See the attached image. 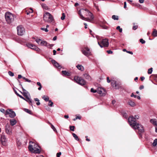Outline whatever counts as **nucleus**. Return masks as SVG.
Instances as JSON below:
<instances>
[{
    "mask_svg": "<svg viewBox=\"0 0 157 157\" xmlns=\"http://www.w3.org/2000/svg\"><path fill=\"white\" fill-rule=\"evenodd\" d=\"M139 118V117L138 115H135L134 117L132 116L128 118V121L129 124L133 129L138 130L140 136H142L141 133L144 132L143 127L141 125L137 123L136 122V120L138 119Z\"/></svg>",
    "mask_w": 157,
    "mask_h": 157,
    "instance_id": "f257e3e1",
    "label": "nucleus"
},
{
    "mask_svg": "<svg viewBox=\"0 0 157 157\" xmlns=\"http://www.w3.org/2000/svg\"><path fill=\"white\" fill-rule=\"evenodd\" d=\"M39 146L35 143L30 141L29 143V149L31 152L34 153H40V151L38 148Z\"/></svg>",
    "mask_w": 157,
    "mask_h": 157,
    "instance_id": "f03ea898",
    "label": "nucleus"
},
{
    "mask_svg": "<svg viewBox=\"0 0 157 157\" xmlns=\"http://www.w3.org/2000/svg\"><path fill=\"white\" fill-rule=\"evenodd\" d=\"M5 17L7 23L10 24L14 21V16L10 12H7L5 14Z\"/></svg>",
    "mask_w": 157,
    "mask_h": 157,
    "instance_id": "7ed1b4c3",
    "label": "nucleus"
},
{
    "mask_svg": "<svg viewBox=\"0 0 157 157\" xmlns=\"http://www.w3.org/2000/svg\"><path fill=\"white\" fill-rule=\"evenodd\" d=\"M43 18L45 22H51L54 20L52 16L50 13L47 12L44 14Z\"/></svg>",
    "mask_w": 157,
    "mask_h": 157,
    "instance_id": "20e7f679",
    "label": "nucleus"
},
{
    "mask_svg": "<svg viewBox=\"0 0 157 157\" xmlns=\"http://www.w3.org/2000/svg\"><path fill=\"white\" fill-rule=\"evenodd\" d=\"M82 11H85L84 13L86 15L89 17L90 18H85V21L91 22L94 18V17L88 9H81Z\"/></svg>",
    "mask_w": 157,
    "mask_h": 157,
    "instance_id": "39448f33",
    "label": "nucleus"
},
{
    "mask_svg": "<svg viewBox=\"0 0 157 157\" xmlns=\"http://www.w3.org/2000/svg\"><path fill=\"white\" fill-rule=\"evenodd\" d=\"M20 92L26 98L25 100L28 102L32 106V99L30 98L31 97L29 93L28 92H26V93Z\"/></svg>",
    "mask_w": 157,
    "mask_h": 157,
    "instance_id": "423d86ee",
    "label": "nucleus"
},
{
    "mask_svg": "<svg viewBox=\"0 0 157 157\" xmlns=\"http://www.w3.org/2000/svg\"><path fill=\"white\" fill-rule=\"evenodd\" d=\"M98 44L101 48L107 47L109 45L108 40L106 39H104L102 40L101 44L98 41Z\"/></svg>",
    "mask_w": 157,
    "mask_h": 157,
    "instance_id": "0eeeda50",
    "label": "nucleus"
},
{
    "mask_svg": "<svg viewBox=\"0 0 157 157\" xmlns=\"http://www.w3.org/2000/svg\"><path fill=\"white\" fill-rule=\"evenodd\" d=\"M5 114L6 115H9L11 118H13L16 115L15 113L11 109H7L5 113Z\"/></svg>",
    "mask_w": 157,
    "mask_h": 157,
    "instance_id": "6e6552de",
    "label": "nucleus"
},
{
    "mask_svg": "<svg viewBox=\"0 0 157 157\" xmlns=\"http://www.w3.org/2000/svg\"><path fill=\"white\" fill-rule=\"evenodd\" d=\"M17 34L18 35L21 36L25 33V29L21 25H19L17 27Z\"/></svg>",
    "mask_w": 157,
    "mask_h": 157,
    "instance_id": "1a4fd4ad",
    "label": "nucleus"
},
{
    "mask_svg": "<svg viewBox=\"0 0 157 157\" xmlns=\"http://www.w3.org/2000/svg\"><path fill=\"white\" fill-rule=\"evenodd\" d=\"M81 51L83 54L88 57L91 55V52L88 47H85Z\"/></svg>",
    "mask_w": 157,
    "mask_h": 157,
    "instance_id": "9d476101",
    "label": "nucleus"
},
{
    "mask_svg": "<svg viewBox=\"0 0 157 157\" xmlns=\"http://www.w3.org/2000/svg\"><path fill=\"white\" fill-rule=\"evenodd\" d=\"M75 80L80 85H84L86 83L85 81L81 77H78L76 78H75Z\"/></svg>",
    "mask_w": 157,
    "mask_h": 157,
    "instance_id": "9b49d317",
    "label": "nucleus"
},
{
    "mask_svg": "<svg viewBox=\"0 0 157 157\" xmlns=\"http://www.w3.org/2000/svg\"><path fill=\"white\" fill-rule=\"evenodd\" d=\"M12 127L9 124H7L5 126V131L6 133L9 135H11L12 134Z\"/></svg>",
    "mask_w": 157,
    "mask_h": 157,
    "instance_id": "f8f14e48",
    "label": "nucleus"
},
{
    "mask_svg": "<svg viewBox=\"0 0 157 157\" xmlns=\"http://www.w3.org/2000/svg\"><path fill=\"white\" fill-rule=\"evenodd\" d=\"M97 92L101 96H104L105 94V90L101 87H98Z\"/></svg>",
    "mask_w": 157,
    "mask_h": 157,
    "instance_id": "ddd939ff",
    "label": "nucleus"
},
{
    "mask_svg": "<svg viewBox=\"0 0 157 157\" xmlns=\"http://www.w3.org/2000/svg\"><path fill=\"white\" fill-rule=\"evenodd\" d=\"M27 46L28 47L35 50L36 51H39L40 50V49L38 47L33 44H27Z\"/></svg>",
    "mask_w": 157,
    "mask_h": 157,
    "instance_id": "4468645a",
    "label": "nucleus"
},
{
    "mask_svg": "<svg viewBox=\"0 0 157 157\" xmlns=\"http://www.w3.org/2000/svg\"><path fill=\"white\" fill-rule=\"evenodd\" d=\"M1 141L2 144L3 146H6V138L4 135H2L1 136Z\"/></svg>",
    "mask_w": 157,
    "mask_h": 157,
    "instance_id": "2eb2a0df",
    "label": "nucleus"
},
{
    "mask_svg": "<svg viewBox=\"0 0 157 157\" xmlns=\"http://www.w3.org/2000/svg\"><path fill=\"white\" fill-rule=\"evenodd\" d=\"M36 42L40 45L42 46H44L47 44V42L45 41H42L40 39H37L36 40Z\"/></svg>",
    "mask_w": 157,
    "mask_h": 157,
    "instance_id": "dca6fc26",
    "label": "nucleus"
},
{
    "mask_svg": "<svg viewBox=\"0 0 157 157\" xmlns=\"http://www.w3.org/2000/svg\"><path fill=\"white\" fill-rule=\"evenodd\" d=\"M10 124L13 126L16 124L17 121L15 119H13L10 120Z\"/></svg>",
    "mask_w": 157,
    "mask_h": 157,
    "instance_id": "f3484780",
    "label": "nucleus"
},
{
    "mask_svg": "<svg viewBox=\"0 0 157 157\" xmlns=\"http://www.w3.org/2000/svg\"><path fill=\"white\" fill-rule=\"evenodd\" d=\"M77 68L79 70L82 71L84 70V67L82 65L78 64L76 66Z\"/></svg>",
    "mask_w": 157,
    "mask_h": 157,
    "instance_id": "a211bd4d",
    "label": "nucleus"
},
{
    "mask_svg": "<svg viewBox=\"0 0 157 157\" xmlns=\"http://www.w3.org/2000/svg\"><path fill=\"white\" fill-rule=\"evenodd\" d=\"M84 77L86 79L90 80L91 79V77L87 74L85 73L83 75Z\"/></svg>",
    "mask_w": 157,
    "mask_h": 157,
    "instance_id": "6ab92c4d",
    "label": "nucleus"
},
{
    "mask_svg": "<svg viewBox=\"0 0 157 157\" xmlns=\"http://www.w3.org/2000/svg\"><path fill=\"white\" fill-rule=\"evenodd\" d=\"M62 72L63 75L66 76H70L71 75L70 72L66 71H62Z\"/></svg>",
    "mask_w": 157,
    "mask_h": 157,
    "instance_id": "aec40b11",
    "label": "nucleus"
},
{
    "mask_svg": "<svg viewBox=\"0 0 157 157\" xmlns=\"http://www.w3.org/2000/svg\"><path fill=\"white\" fill-rule=\"evenodd\" d=\"M128 104L132 107H134L136 105L135 103L131 100H129L128 101Z\"/></svg>",
    "mask_w": 157,
    "mask_h": 157,
    "instance_id": "412c9836",
    "label": "nucleus"
},
{
    "mask_svg": "<svg viewBox=\"0 0 157 157\" xmlns=\"http://www.w3.org/2000/svg\"><path fill=\"white\" fill-rule=\"evenodd\" d=\"M152 35L154 36H157V30L155 29H153V31L152 32Z\"/></svg>",
    "mask_w": 157,
    "mask_h": 157,
    "instance_id": "4be33fe9",
    "label": "nucleus"
},
{
    "mask_svg": "<svg viewBox=\"0 0 157 157\" xmlns=\"http://www.w3.org/2000/svg\"><path fill=\"white\" fill-rule=\"evenodd\" d=\"M150 122L152 123L154 125H156L157 124V121H156V120L155 119H151L150 120Z\"/></svg>",
    "mask_w": 157,
    "mask_h": 157,
    "instance_id": "5701e85b",
    "label": "nucleus"
},
{
    "mask_svg": "<svg viewBox=\"0 0 157 157\" xmlns=\"http://www.w3.org/2000/svg\"><path fill=\"white\" fill-rule=\"evenodd\" d=\"M41 6L45 10H48V6H47V5L45 4H41Z\"/></svg>",
    "mask_w": 157,
    "mask_h": 157,
    "instance_id": "b1692460",
    "label": "nucleus"
},
{
    "mask_svg": "<svg viewBox=\"0 0 157 157\" xmlns=\"http://www.w3.org/2000/svg\"><path fill=\"white\" fill-rule=\"evenodd\" d=\"M78 14L80 16V18L83 20H85V17H84L81 13L80 10L79 11Z\"/></svg>",
    "mask_w": 157,
    "mask_h": 157,
    "instance_id": "393cba45",
    "label": "nucleus"
},
{
    "mask_svg": "<svg viewBox=\"0 0 157 157\" xmlns=\"http://www.w3.org/2000/svg\"><path fill=\"white\" fill-rule=\"evenodd\" d=\"M157 145V139H155L153 141L152 145L154 147H155Z\"/></svg>",
    "mask_w": 157,
    "mask_h": 157,
    "instance_id": "a878e982",
    "label": "nucleus"
},
{
    "mask_svg": "<svg viewBox=\"0 0 157 157\" xmlns=\"http://www.w3.org/2000/svg\"><path fill=\"white\" fill-rule=\"evenodd\" d=\"M54 65L56 67H57L59 69H60L61 68V66L59 64V63L56 62L55 64Z\"/></svg>",
    "mask_w": 157,
    "mask_h": 157,
    "instance_id": "bb28decb",
    "label": "nucleus"
},
{
    "mask_svg": "<svg viewBox=\"0 0 157 157\" xmlns=\"http://www.w3.org/2000/svg\"><path fill=\"white\" fill-rule=\"evenodd\" d=\"M54 45L52 44H50L48 43L47 42V44L45 45H44L45 46L47 47L48 48H51Z\"/></svg>",
    "mask_w": 157,
    "mask_h": 157,
    "instance_id": "cd10ccee",
    "label": "nucleus"
},
{
    "mask_svg": "<svg viewBox=\"0 0 157 157\" xmlns=\"http://www.w3.org/2000/svg\"><path fill=\"white\" fill-rule=\"evenodd\" d=\"M72 135L76 140L78 141L79 140V139L78 138V136L75 133H73Z\"/></svg>",
    "mask_w": 157,
    "mask_h": 157,
    "instance_id": "c85d7f7f",
    "label": "nucleus"
},
{
    "mask_svg": "<svg viewBox=\"0 0 157 157\" xmlns=\"http://www.w3.org/2000/svg\"><path fill=\"white\" fill-rule=\"evenodd\" d=\"M112 18L114 20H118V17L115 15H113L112 16Z\"/></svg>",
    "mask_w": 157,
    "mask_h": 157,
    "instance_id": "c756f323",
    "label": "nucleus"
},
{
    "mask_svg": "<svg viewBox=\"0 0 157 157\" xmlns=\"http://www.w3.org/2000/svg\"><path fill=\"white\" fill-rule=\"evenodd\" d=\"M153 71V68L151 67L148 69L147 73L148 74H151Z\"/></svg>",
    "mask_w": 157,
    "mask_h": 157,
    "instance_id": "7c9ffc66",
    "label": "nucleus"
},
{
    "mask_svg": "<svg viewBox=\"0 0 157 157\" xmlns=\"http://www.w3.org/2000/svg\"><path fill=\"white\" fill-rule=\"evenodd\" d=\"M34 100L36 101H38L36 103V105H39L40 104V103L39 102V99L37 98H35L34 99Z\"/></svg>",
    "mask_w": 157,
    "mask_h": 157,
    "instance_id": "2f4dec72",
    "label": "nucleus"
},
{
    "mask_svg": "<svg viewBox=\"0 0 157 157\" xmlns=\"http://www.w3.org/2000/svg\"><path fill=\"white\" fill-rule=\"evenodd\" d=\"M30 10L27 11L26 12V14L27 15H29L30 13H32L33 12V9L31 8H30Z\"/></svg>",
    "mask_w": 157,
    "mask_h": 157,
    "instance_id": "473e14b6",
    "label": "nucleus"
},
{
    "mask_svg": "<svg viewBox=\"0 0 157 157\" xmlns=\"http://www.w3.org/2000/svg\"><path fill=\"white\" fill-rule=\"evenodd\" d=\"M113 87L114 88H115V89H119V88L120 87V86H119V85L118 84H117L116 83V84H115V85H114V86Z\"/></svg>",
    "mask_w": 157,
    "mask_h": 157,
    "instance_id": "72a5a7b5",
    "label": "nucleus"
},
{
    "mask_svg": "<svg viewBox=\"0 0 157 157\" xmlns=\"http://www.w3.org/2000/svg\"><path fill=\"white\" fill-rule=\"evenodd\" d=\"M53 103L52 102L51 100H49V103L48 104V105L51 107H52L53 106Z\"/></svg>",
    "mask_w": 157,
    "mask_h": 157,
    "instance_id": "f704fd0d",
    "label": "nucleus"
},
{
    "mask_svg": "<svg viewBox=\"0 0 157 157\" xmlns=\"http://www.w3.org/2000/svg\"><path fill=\"white\" fill-rule=\"evenodd\" d=\"M25 112L29 113V114H31V113H32L31 111L29 109H25Z\"/></svg>",
    "mask_w": 157,
    "mask_h": 157,
    "instance_id": "c9c22d12",
    "label": "nucleus"
},
{
    "mask_svg": "<svg viewBox=\"0 0 157 157\" xmlns=\"http://www.w3.org/2000/svg\"><path fill=\"white\" fill-rule=\"evenodd\" d=\"M75 128V126H70V130L72 131H74Z\"/></svg>",
    "mask_w": 157,
    "mask_h": 157,
    "instance_id": "e433bc0d",
    "label": "nucleus"
},
{
    "mask_svg": "<svg viewBox=\"0 0 157 157\" xmlns=\"http://www.w3.org/2000/svg\"><path fill=\"white\" fill-rule=\"evenodd\" d=\"M116 29L117 30H119V31L121 33L122 31V29L120 28V26H118L117 27Z\"/></svg>",
    "mask_w": 157,
    "mask_h": 157,
    "instance_id": "4c0bfd02",
    "label": "nucleus"
},
{
    "mask_svg": "<svg viewBox=\"0 0 157 157\" xmlns=\"http://www.w3.org/2000/svg\"><path fill=\"white\" fill-rule=\"evenodd\" d=\"M116 83V81L114 80H112L111 82V84L112 86L113 87L114 85Z\"/></svg>",
    "mask_w": 157,
    "mask_h": 157,
    "instance_id": "58836bf2",
    "label": "nucleus"
},
{
    "mask_svg": "<svg viewBox=\"0 0 157 157\" xmlns=\"http://www.w3.org/2000/svg\"><path fill=\"white\" fill-rule=\"evenodd\" d=\"M49 123L51 125V127L53 129L54 131H56V129L54 127V126L53 125H52L49 122Z\"/></svg>",
    "mask_w": 157,
    "mask_h": 157,
    "instance_id": "ea45409f",
    "label": "nucleus"
},
{
    "mask_svg": "<svg viewBox=\"0 0 157 157\" xmlns=\"http://www.w3.org/2000/svg\"><path fill=\"white\" fill-rule=\"evenodd\" d=\"M122 114L123 117H124L125 118H127L128 117L127 116V114L124 112H123L122 113Z\"/></svg>",
    "mask_w": 157,
    "mask_h": 157,
    "instance_id": "a19ab883",
    "label": "nucleus"
},
{
    "mask_svg": "<svg viewBox=\"0 0 157 157\" xmlns=\"http://www.w3.org/2000/svg\"><path fill=\"white\" fill-rule=\"evenodd\" d=\"M65 15L64 13H62V16L61 17V19L62 20H63L65 19Z\"/></svg>",
    "mask_w": 157,
    "mask_h": 157,
    "instance_id": "79ce46f5",
    "label": "nucleus"
},
{
    "mask_svg": "<svg viewBox=\"0 0 157 157\" xmlns=\"http://www.w3.org/2000/svg\"><path fill=\"white\" fill-rule=\"evenodd\" d=\"M9 75L11 76H14V73L11 71L8 72Z\"/></svg>",
    "mask_w": 157,
    "mask_h": 157,
    "instance_id": "37998d69",
    "label": "nucleus"
},
{
    "mask_svg": "<svg viewBox=\"0 0 157 157\" xmlns=\"http://www.w3.org/2000/svg\"><path fill=\"white\" fill-rule=\"evenodd\" d=\"M140 41L142 44H144L145 43V41L143 39H140Z\"/></svg>",
    "mask_w": 157,
    "mask_h": 157,
    "instance_id": "c03bdc74",
    "label": "nucleus"
},
{
    "mask_svg": "<svg viewBox=\"0 0 157 157\" xmlns=\"http://www.w3.org/2000/svg\"><path fill=\"white\" fill-rule=\"evenodd\" d=\"M40 29L44 31L45 32H48V30L47 29V28H41Z\"/></svg>",
    "mask_w": 157,
    "mask_h": 157,
    "instance_id": "a18cd8bd",
    "label": "nucleus"
},
{
    "mask_svg": "<svg viewBox=\"0 0 157 157\" xmlns=\"http://www.w3.org/2000/svg\"><path fill=\"white\" fill-rule=\"evenodd\" d=\"M81 119V117L80 116H77L75 118L73 119V120L74 121L76 120L77 119Z\"/></svg>",
    "mask_w": 157,
    "mask_h": 157,
    "instance_id": "49530a36",
    "label": "nucleus"
},
{
    "mask_svg": "<svg viewBox=\"0 0 157 157\" xmlns=\"http://www.w3.org/2000/svg\"><path fill=\"white\" fill-rule=\"evenodd\" d=\"M97 90H94L93 88H91V90H90L91 92L94 93H96V92H97Z\"/></svg>",
    "mask_w": 157,
    "mask_h": 157,
    "instance_id": "de8ad7c7",
    "label": "nucleus"
},
{
    "mask_svg": "<svg viewBox=\"0 0 157 157\" xmlns=\"http://www.w3.org/2000/svg\"><path fill=\"white\" fill-rule=\"evenodd\" d=\"M17 96H19L21 98L23 99V100H25V98H24L23 97H22L21 95H20L19 94H17Z\"/></svg>",
    "mask_w": 157,
    "mask_h": 157,
    "instance_id": "09e8293b",
    "label": "nucleus"
},
{
    "mask_svg": "<svg viewBox=\"0 0 157 157\" xmlns=\"http://www.w3.org/2000/svg\"><path fill=\"white\" fill-rule=\"evenodd\" d=\"M138 28V26L137 25H134L132 29L134 30H136Z\"/></svg>",
    "mask_w": 157,
    "mask_h": 157,
    "instance_id": "8fccbe9b",
    "label": "nucleus"
},
{
    "mask_svg": "<svg viewBox=\"0 0 157 157\" xmlns=\"http://www.w3.org/2000/svg\"><path fill=\"white\" fill-rule=\"evenodd\" d=\"M20 85H21V87L22 88V90L23 91V92H25L26 93V92H28V91L26 90H25L23 87L22 86L21 84H20Z\"/></svg>",
    "mask_w": 157,
    "mask_h": 157,
    "instance_id": "3c124183",
    "label": "nucleus"
},
{
    "mask_svg": "<svg viewBox=\"0 0 157 157\" xmlns=\"http://www.w3.org/2000/svg\"><path fill=\"white\" fill-rule=\"evenodd\" d=\"M61 152L57 153L56 154L57 157H60V156L61 155Z\"/></svg>",
    "mask_w": 157,
    "mask_h": 157,
    "instance_id": "603ef678",
    "label": "nucleus"
},
{
    "mask_svg": "<svg viewBox=\"0 0 157 157\" xmlns=\"http://www.w3.org/2000/svg\"><path fill=\"white\" fill-rule=\"evenodd\" d=\"M0 111L1 112H2V113H4L5 114V112L6 111H5V110L4 109H0Z\"/></svg>",
    "mask_w": 157,
    "mask_h": 157,
    "instance_id": "864d4df0",
    "label": "nucleus"
},
{
    "mask_svg": "<svg viewBox=\"0 0 157 157\" xmlns=\"http://www.w3.org/2000/svg\"><path fill=\"white\" fill-rule=\"evenodd\" d=\"M52 63L54 64V65L57 62L55 60H52L51 61Z\"/></svg>",
    "mask_w": 157,
    "mask_h": 157,
    "instance_id": "5fc2aeb1",
    "label": "nucleus"
},
{
    "mask_svg": "<svg viewBox=\"0 0 157 157\" xmlns=\"http://www.w3.org/2000/svg\"><path fill=\"white\" fill-rule=\"evenodd\" d=\"M49 98H48V97H47L46 98H45L44 99V100L46 101H49Z\"/></svg>",
    "mask_w": 157,
    "mask_h": 157,
    "instance_id": "6e6d98bb",
    "label": "nucleus"
},
{
    "mask_svg": "<svg viewBox=\"0 0 157 157\" xmlns=\"http://www.w3.org/2000/svg\"><path fill=\"white\" fill-rule=\"evenodd\" d=\"M107 52L108 54H112L113 53V52L111 50H107Z\"/></svg>",
    "mask_w": 157,
    "mask_h": 157,
    "instance_id": "4d7b16f0",
    "label": "nucleus"
},
{
    "mask_svg": "<svg viewBox=\"0 0 157 157\" xmlns=\"http://www.w3.org/2000/svg\"><path fill=\"white\" fill-rule=\"evenodd\" d=\"M131 97H134V98H136V95H135L133 93H132L131 95Z\"/></svg>",
    "mask_w": 157,
    "mask_h": 157,
    "instance_id": "13d9d810",
    "label": "nucleus"
},
{
    "mask_svg": "<svg viewBox=\"0 0 157 157\" xmlns=\"http://www.w3.org/2000/svg\"><path fill=\"white\" fill-rule=\"evenodd\" d=\"M102 28L104 29H108V27L107 26L105 25H103L102 26Z\"/></svg>",
    "mask_w": 157,
    "mask_h": 157,
    "instance_id": "bf43d9fd",
    "label": "nucleus"
},
{
    "mask_svg": "<svg viewBox=\"0 0 157 157\" xmlns=\"http://www.w3.org/2000/svg\"><path fill=\"white\" fill-rule=\"evenodd\" d=\"M107 82L108 83H109L110 82V80H109V77H107Z\"/></svg>",
    "mask_w": 157,
    "mask_h": 157,
    "instance_id": "052dcab7",
    "label": "nucleus"
},
{
    "mask_svg": "<svg viewBox=\"0 0 157 157\" xmlns=\"http://www.w3.org/2000/svg\"><path fill=\"white\" fill-rule=\"evenodd\" d=\"M124 8H126V2H124Z\"/></svg>",
    "mask_w": 157,
    "mask_h": 157,
    "instance_id": "680f3d73",
    "label": "nucleus"
},
{
    "mask_svg": "<svg viewBox=\"0 0 157 157\" xmlns=\"http://www.w3.org/2000/svg\"><path fill=\"white\" fill-rule=\"evenodd\" d=\"M126 52L131 55H132L133 54V52L131 51H127Z\"/></svg>",
    "mask_w": 157,
    "mask_h": 157,
    "instance_id": "e2e57ef3",
    "label": "nucleus"
},
{
    "mask_svg": "<svg viewBox=\"0 0 157 157\" xmlns=\"http://www.w3.org/2000/svg\"><path fill=\"white\" fill-rule=\"evenodd\" d=\"M144 86L143 85L140 86L139 87V89L141 90L144 88Z\"/></svg>",
    "mask_w": 157,
    "mask_h": 157,
    "instance_id": "0e129e2a",
    "label": "nucleus"
},
{
    "mask_svg": "<svg viewBox=\"0 0 157 157\" xmlns=\"http://www.w3.org/2000/svg\"><path fill=\"white\" fill-rule=\"evenodd\" d=\"M37 84L40 86H41V83H40V82H37Z\"/></svg>",
    "mask_w": 157,
    "mask_h": 157,
    "instance_id": "69168bd1",
    "label": "nucleus"
},
{
    "mask_svg": "<svg viewBox=\"0 0 157 157\" xmlns=\"http://www.w3.org/2000/svg\"><path fill=\"white\" fill-rule=\"evenodd\" d=\"M144 0H139V2L141 3H142L144 2Z\"/></svg>",
    "mask_w": 157,
    "mask_h": 157,
    "instance_id": "338daca9",
    "label": "nucleus"
},
{
    "mask_svg": "<svg viewBox=\"0 0 157 157\" xmlns=\"http://www.w3.org/2000/svg\"><path fill=\"white\" fill-rule=\"evenodd\" d=\"M21 78H22V76L20 75H19L18 76V78H19V79H20Z\"/></svg>",
    "mask_w": 157,
    "mask_h": 157,
    "instance_id": "774afa93",
    "label": "nucleus"
}]
</instances>
